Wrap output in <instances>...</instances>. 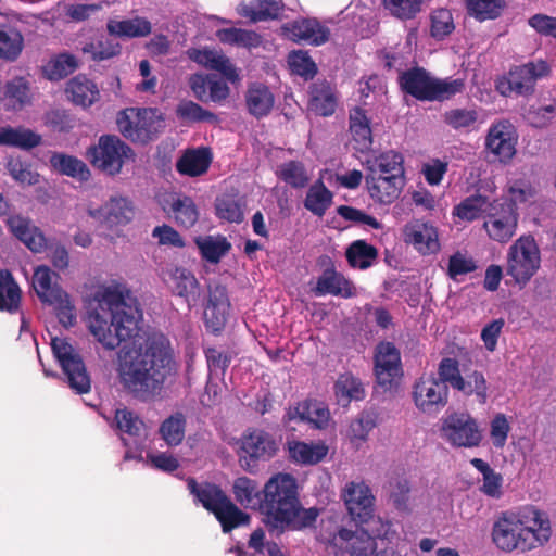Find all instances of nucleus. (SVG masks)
Returning a JSON list of instances; mask_svg holds the SVG:
<instances>
[{"mask_svg":"<svg viewBox=\"0 0 556 556\" xmlns=\"http://www.w3.org/2000/svg\"><path fill=\"white\" fill-rule=\"evenodd\" d=\"M175 371L169 340L160 332L149 333L117 352L116 374L124 392L132 399L150 403L162 396L168 378Z\"/></svg>","mask_w":556,"mask_h":556,"instance_id":"nucleus-1","label":"nucleus"},{"mask_svg":"<svg viewBox=\"0 0 556 556\" xmlns=\"http://www.w3.org/2000/svg\"><path fill=\"white\" fill-rule=\"evenodd\" d=\"M96 301L97 307L88 315V328L106 350H115L138 336L142 312L128 291L124 294L108 287L97 292Z\"/></svg>","mask_w":556,"mask_h":556,"instance_id":"nucleus-2","label":"nucleus"},{"mask_svg":"<svg viewBox=\"0 0 556 556\" xmlns=\"http://www.w3.org/2000/svg\"><path fill=\"white\" fill-rule=\"evenodd\" d=\"M551 534L547 515L536 508L529 509L522 517L503 514L492 529L494 544L504 552H529L543 546Z\"/></svg>","mask_w":556,"mask_h":556,"instance_id":"nucleus-3","label":"nucleus"},{"mask_svg":"<svg viewBox=\"0 0 556 556\" xmlns=\"http://www.w3.org/2000/svg\"><path fill=\"white\" fill-rule=\"evenodd\" d=\"M258 510L268 527L281 530L290 527L301 510L296 479L290 473L274 475L262 490Z\"/></svg>","mask_w":556,"mask_h":556,"instance_id":"nucleus-4","label":"nucleus"},{"mask_svg":"<svg viewBox=\"0 0 556 556\" xmlns=\"http://www.w3.org/2000/svg\"><path fill=\"white\" fill-rule=\"evenodd\" d=\"M187 488L194 502L214 515L224 533L250 523V515L241 510L219 485L211 482L199 483L194 478H188Z\"/></svg>","mask_w":556,"mask_h":556,"instance_id":"nucleus-5","label":"nucleus"},{"mask_svg":"<svg viewBox=\"0 0 556 556\" xmlns=\"http://www.w3.org/2000/svg\"><path fill=\"white\" fill-rule=\"evenodd\" d=\"M59 275L48 266L40 265L35 268L31 286L42 304L53 306L59 321L66 328L76 323L75 307L70 295L56 282Z\"/></svg>","mask_w":556,"mask_h":556,"instance_id":"nucleus-6","label":"nucleus"},{"mask_svg":"<svg viewBox=\"0 0 556 556\" xmlns=\"http://www.w3.org/2000/svg\"><path fill=\"white\" fill-rule=\"evenodd\" d=\"M540 249L531 235L521 236L509 248L506 255L505 273L523 288L540 268Z\"/></svg>","mask_w":556,"mask_h":556,"instance_id":"nucleus-7","label":"nucleus"},{"mask_svg":"<svg viewBox=\"0 0 556 556\" xmlns=\"http://www.w3.org/2000/svg\"><path fill=\"white\" fill-rule=\"evenodd\" d=\"M86 156L93 167L115 176L122 172L127 161L135 159V152L118 136L102 135L97 144L87 149Z\"/></svg>","mask_w":556,"mask_h":556,"instance_id":"nucleus-8","label":"nucleus"},{"mask_svg":"<svg viewBox=\"0 0 556 556\" xmlns=\"http://www.w3.org/2000/svg\"><path fill=\"white\" fill-rule=\"evenodd\" d=\"M438 376L453 390L465 396L475 395L480 404L488 400V383L483 372L459 368L454 357H443L438 366Z\"/></svg>","mask_w":556,"mask_h":556,"instance_id":"nucleus-9","label":"nucleus"},{"mask_svg":"<svg viewBox=\"0 0 556 556\" xmlns=\"http://www.w3.org/2000/svg\"><path fill=\"white\" fill-rule=\"evenodd\" d=\"M549 72V65L543 60L514 66L496 80L495 89L503 97H529L534 93L536 81Z\"/></svg>","mask_w":556,"mask_h":556,"instance_id":"nucleus-10","label":"nucleus"},{"mask_svg":"<svg viewBox=\"0 0 556 556\" xmlns=\"http://www.w3.org/2000/svg\"><path fill=\"white\" fill-rule=\"evenodd\" d=\"M51 350L67 379L70 388L77 394L90 392L91 379L76 349L66 339L54 337L51 340Z\"/></svg>","mask_w":556,"mask_h":556,"instance_id":"nucleus-11","label":"nucleus"},{"mask_svg":"<svg viewBox=\"0 0 556 556\" xmlns=\"http://www.w3.org/2000/svg\"><path fill=\"white\" fill-rule=\"evenodd\" d=\"M277 452L276 439L264 429L248 428L240 438L239 463L249 472H255L260 462H268Z\"/></svg>","mask_w":556,"mask_h":556,"instance_id":"nucleus-12","label":"nucleus"},{"mask_svg":"<svg viewBox=\"0 0 556 556\" xmlns=\"http://www.w3.org/2000/svg\"><path fill=\"white\" fill-rule=\"evenodd\" d=\"M442 438L453 447H478L483 434L478 420L467 412L447 414L441 424Z\"/></svg>","mask_w":556,"mask_h":556,"instance_id":"nucleus-13","label":"nucleus"},{"mask_svg":"<svg viewBox=\"0 0 556 556\" xmlns=\"http://www.w3.org/2000/svg\"><path fill=\"white\" fill-rule=\"evenodd\" d=\"M119 132L132 142L148 143L159 134L161 121H156L151 109H128L117 116Z\"/></svg>","mask_w":556,"mask_h":556,"instance_id":"nucleus-14","label":"nucleus"},{"mask_svg":"<svg viewBox=\"0 0 556 556\" xmlns=\"http://www.w3.org/2000/svg\"><path fill=\"white\" fill-rule=\"evenodd\" d=\"M519 214L513 202L494 200L484 215L483 228L490 239L505 243L516 233Z\"/></svg>","mask_w":556,"mask_h":556,"instance_id":"nucleus-15","label":"nucleus"},{"mask_svg":"<svg viewBox=\"0 0 556 556\" xmlns=\"http://www.w3.org/2000/svg\"><path fill=\"white\" fill-rule=\"evenodd\" d=\"M413 399L416 407L425 414L439 413L448 402V383L440 377H420L414 384Z\"/></svg>","mask_w":556,"mask_h":556,"instance_id":"nucleus-16","label":"nucleus"},{"mask_svg":"<svg viewBox=\"0 0 556 556\" xmlns=\"http://www.w3.org/2000/svg\"><path fill=\"white\" fill-rule=\"evenodd\" d=\"M374 374L377 383L391 390L402 375L401 353L393 342L381 341L375 348Z\"/></svg>","mask_w":556,"mask_h":556,"instance_id":"nucleus-17","label":"nucleus"},{"mask_svg":"<svg viewBox=\"0 0 556 556\" xmlns=\"http://www.w3.org/2000/svg\"><path fill=\"white\" fill-rule=\"evenodd\" d=\"M329 546L334 549V556H374L377 549L375 536L363 528L355 531L340 528L329 540Z\"/></svg>","mask_w":556,"mask_h":556,"instance_id":"nucleus-18","label":"nucleus"},{"mask_svg":"<svg viewBox=\"0 0 556 556\" xmlns=\"http://www.w3.org/2000/svg\"><path fill=\"white\" fill-rule=\"evenodd\" d=\"M342 497L351 519L356 525H364L372 519L375 496L367 484L349 482Z\"/></svg>","mask_w":556,"mask_h":556,"instance_id":"nucleus-19","label":"nucleus"},{"mask_svg":"<svg viewBox=\"0 0 556 556\" xmlns=\"http://www.w3.org/2000/svg\"><path fill=\"white\" fill-rule=\"evenodd\" d=\"M517 136L508 121L492 124L485 137V149L501 163H508L516 154Z\"/></svg>","mask_w":556,"mask_h":556,"instance_id":"nucleus-20","label":"nucleus"},{"mask_svg":"<svg viewBox=\"0 0 556 556\" xmlns=\"http://www.w3.org/2000/svg\"><path fill=\"white\" fill-rule=\"evenodd\" d=\"M282 35L293 42H305L321 46L329 40L330 30L317 18H300L281 26Z\"/></svg>","mask_w":556,"mask_h":556,"instance_id":"nucleus-21","label":"nucleus"},{"mask_svg":"<svg viewBox=\"0 0 556 556\" xmlns=\"http://www.w3.org/2000/svg\"><path fill=\"white\" fill-rule=\"evenodd\" d=\"M365 182L369 197L376 203L387 205L393 203L400 197L404 187V177L384 176L369 167V172H366L365 175Z\"/></svg>","mask_w":556,"mask_h":556,"instance_id":"nucleus-22","label":"nucleus"},{"mask_svg":"<svg viewBox=\"0 0 556 556\" xmlns=\"http://www.w3.org/2000/svg\"><path fill=\"white\" fill-rule=\"evenodd\" d=\"M187 55L199 65L219 72L225 79L232 84L240 81L238 68L222 50L190 48L187 50Z\"/></svg>","mask_w":556,"mask_h":556,"instance_id":"nucleus-23","label":"nucleus"},{"mask_svg":"<svg viewBox=\"0 0 556 556\" xmlns=\"http://www.w3.org/2000/svg\"><path fill=\"white\" fill-rule=\"evenodd\" d=\"M404 240L413 244L422 254L437 253L440 250L438 230L429 223L414 220L403 229Z\"/></svg>","mask_w":556,"mask_h":556,"instance_id":"nucleus-24","label":"nucleus"},{"mask_svg":"<svg viewBox=\"0 0 556 556\" xmlns=\"http://www.w3.org/2000/svg\"><path fill=\"white\" fill-rule=\"evenodd\" d=\"M314 293L318 296L331 294L350 299L356 295V288L342 273L337 271L334 267L331 266L326 268L317 279Z\"/></svg>","mask_w":556,"mask_h":556,"instance_id":"nucleus-25","label":"nucleus"},{"mask_svg":"<svg viewBox=\"0 0 556 556\" xmlns=\"http://www.w3.org/2000/svg\"><path fill=\"white\" fill-rule=\"evenodd\" d=\"M349 129L353 149L359 153H368L371 150L374 139L370 119L364 109L355 106L350 111Z\"/></svg>","mask_w":556,"mask_h":556,"instance_id":"nucleus-26","label":"nucleus"},{"mask_svg":"<svg viewBox=\"0 0 556 556\" xmlns=\"http://www.w3.org/2000/svg\"><path fill=\"white\" fill-rule=\"evenodd\" d=\"M434 78L422 67L403 72L399 83L404 92L420 101H430Z\"/></svg>","mask_w":556,"mask_h":556,"instance_id":"nucleus-27","label":"nucleus"},{"mask_svg":"<svg viewBox=\"0 0 556 556\" xmlns=\"http://www.w3.org/2000/svg\"><path fill=\"white\" fill-rule=\"evenodd\" d=\"M244 101L248 112L253 117L261 119L271 113L275 105V96L267 85L255 81L249 84L244 93Z\"/></svg>","mask_w":556,"mask_h":556,"instance_id":"nucleus-28","label":"nucleus"},{"mask_svg":"<svg viewBox=\"0 0 556 556\" xmlns=\"http://www.w3.org/2000/svg\"><path fill=\"white\" fill-rule=\"evenodd\" d=\"M106 31L121 39L143 38L152 33V24L147 17L139 15L125 20L110 18L106 22Z\"/></svg>","mask_w":556,"mask_h":556,"instance_id":"nucleus-29","label":"nucleus"},{"mask_svg":"<svg viewBox=\"0 0 556 556\" xmlns=\"http://www.w3.org/2000/svg\"><path fill=\"white\" fill-rule=\"evenodd\" d=\"M66 94L76 105L89 108L100 100L97 84L84 74H78L66 84Z\"/></svg>","mask_w":556,"mask_h":556,"instance_id":"nucleus-30","label":"nucleus"},{"mask_svg":"<svg viewBox=\"0 0 556 556\" xmlns=\"http://www.w3.org/2000/svg\"><path fill=\"white\" fill-rule=\"evenodd\" d=\"M173 292L185 300L189 308L198 304L202 290L195 276L187 268L176 267L172 274Z\"/></svg>","mask_w":556,"mask_h":556,"instance_id":"nucleus-31","label":"nucleus"},{"mask_svg":"<svg viewBox=\"0 0 556 556\" xmlns=\"http://www.w3.org/2000/svg\"><path fill=\"white\" fill-rule=\"evenodd\" d=\"M308 108L319 116H330L337 109V97L332 86L326 80H317L309 86Z\"/></svg>","mask_w":556,"mask_h":556,"instance_id":"nucleus-32","label":"nucleus"},{"mask_svg":"<svg viewBox=\"0 0 556 556\" xmlns=\"http://www.w3.org/2000/svg\"><path fill=\"white\" fill-rule=\"evenodd\" d=\"M212 163V153L208 148L187 150L177 161L176 169L179 174L198 177L205 174Z\"/></svg>","mask_w":556,"mask_h":556,"instance_id":"nucleus-33","label":"nucleus"},{"mask_svg":"<svg viewBox=\"0 0 556 556\" xmlns=\"http://www.w3.org/2000/svg\"><path fill=\"white\" fill-rule=\"evenodd\" d=\"M289 459L299 465L312 466L320 463L328 454V446L323 443L303 441L288 442Z\"/></svg>","mask_w":556,"mask_h":556,"instance_id":"nucleus-34","label":"nucleus"},{"mask_svg":"<svg viewBox=\"0 0 556 556\" xmlns=\"http://www.w3.org/2000/svg\"><path fill=\"white\" fill-rule=\"evenodd\" d=\"M167 203L168 213L179 227L189 229L195 225L199 219V210L191 197L175 193Z\"/></svg>","mask_w":556,"mask_h":556,"instance_id":"nucleus-35","label":"nucleus"},{"mask_svg":"<svg viewBox=\"0 0 556 556\" xmlns=\"http://www.w3.org/2000/svg\"><path fill=\"white\" fill-rule=\"evenodd\" d=\"M42 142L41 135L24 126L0 127V146L14 147L29 151Z\"/></svg>","mask_w":556,"mask_h":556,"instance_id":"nucleus-36","label":"nucleus"},{"mask_svg":"<svg viewBox=\"0 0 556 556\" xmlns=\"http://www.w3.org/2000/svg\"><path fill=\"white\" fill-rule=\"evenodd\" d=\"M103 222L109 227L127 225L135 216V207L130 200L124 197H112L100 210Z\"/></svg>","mask_w":556,"mask_h":556,"instance_id":"nucleus-37","label":"nucleus"},{"mask_svg":"<svg viewBox=\"0 0 556 556\" xmlns=\"http://www.w3.org/2000/svg\"><path fill=\"white\" fill-rule=\"evenodd\" d=\"M24 36L20 28L12 23H0V59L14 62L24 49Z\"/></svg>","mask_w":556,"mask_h":556,"instance_id":"nucleus-38","label":"nucleus"},{"mask_svg":"<svg viewBox=\"0 0 556 556\" xmlns=\"http://www.w3.org/2000/svg\"><path fill=\"white\" fill-rule=\"evenodd\" d=\"M283 11V3L277 0H253L250 4H243L238 13L253 23L277 20Z\"/></svg>","mask_w":556,"mask_h":556,"instance_id":"nucleus-39","label":"nucleus"},{"mask_svg":"<svg viewBox=\"0 0 556 556\" xmlns=\"http://www.w3.org/2000/svg\"><path fill=\"white\" fill-rule=\"evenodd\" d=\"M4 105L13 111H21L31 102L30 86L26 78L14 77L7 81L3 91Z\"/></svg>","mask_w":556,"mask_h":556,"instance_id":"nucleus-40","label":"nucleus"},{"mask_svg":"<svg viewBox=\"0 0 556 556\" xmlns=\"http://www.w3.org/2000/svg\"><path fill=\"white\" fill-rule=\"evenodd\" d=\"M11 232L33 252H40L45 247V238L37 232V228H31L28 219L15 215L8 218L7 222Z\"/></svg>","mask_w":556,"mask_h":556,"instance_id":"nucleus-41","label":"nucleus"},{"mask_svg":"<svg viewBox=\"0 0 556 556\" xmlns=\"http://www.w3.org/2000/svg\"><path fill=\"white\" fill-rule=\"evenodd\" d=\"M79 67L78 59L68 52H62L53 55L42 67L43 76L50 81H59Z\"/></svg>","mask_w":556,"mask_h":556,"instance_id":"nucleus-42","label":"nucleus"},{"mask_svg":"<svg viewBox=\"0 0 556 556\" xmlns=\"http://www.w3.org/2000/svg\"><path fill=\"white\" fill-rule=\"evenodd\" d=\"M378 255V249L362 239L353 241L345 251L349 265L358 269L371 267L377 261Z\"/></svg>","mask_w":556,"mask_h":556,"instance_id":"nucleus-43","label":"nucleus"},{"mask_svg":"<svg viewBox=\"0 0 556 556\" xmlns=\"http://www.w3.org/2000/svg\"><path fill=\"white\" fill-rule=\"evenodd\" d=\"M336 396L343 406H348L352 401H362L365 397V389L359 378L351 372L339 376L334 383Z\"/></svg>","mask_w":556,"mask_h":556,"instance_id":"nucleus-44","label":"nucleus"},{"mask_svg":"<svg viewBox=\"0 0 556 556\" xmlns=\"http://www.w3.org/2000/svg\"><path fill=\"white\" fill-rule=\"evenodd\" d=\"M333 193L325 186L323 180H317L307 190L304 207L318 217H323L331 206Z\"/></svg>","mask_w":556,"mask_h":556,"instance_id":"nucleus-45","label":"nucleus"},{"mask_svg":"<svg viewBox=\"0 0 556 556\" xmlns=\"http://www.w3.org/2000/svg\"><path fill=\"white\" fill-rule=\"evenodd\" d=\"M491 202L488 197L480 193H475L462 200L453 208V215L460 220L473 222L485 215Z\"/></svg>","mask_w":556,"mask_h":556,"instance_id":"nucleus-46","label":"nucleus"},{"mask_svg":"<svg viewBox=\"0 0 556 556\" xmlns=\"http://www.w3.org/2000/svg\"><path fill=\"white\" fill-rule=\"evenodd\" d=\"M404 159L400 152L389 150L380 153L374 160L366 161V172L369 167L375 168L378 174L384 176L394 175L395 177H404Z\"/></svg>","mask_w":556,"mask_h":556,"instance_id":"nucleus-47","label":"nucleus"},{"mask_svg":"<svg viewBox=\"0 0 556 556\" xmlns=\"http://www.w3.org/2000/svg\"><path fill=\"white\" fill-rule=\"evenodd\" d=\"M244 201L236 195L223 194L215 200V214L217 218L228 223H242L244 219Z\"/></svg>","mask_w":556,"mask_h":556,"instance_id":"nucleus-48","label":"nucleus"},{"mask_svg":"<svg viewBox=\"0 0 556 556\" xmlns=\"http://www.w3.org/2000/svg\"><path fill=\"white\" fill-rule=\"evenodd\" d=\"M20 303L21 289L18 285L9 270H0V311L15 313Z\"/></svg>","mask_w":556,"mask_h":556,"instance_id":"nucleus-49","label":"nucleus"},{"mask_svg":"<svg viewBox=\"0 0 556 556\" xmlns=\"http://www.w3.org/2000/svg\"><path fill=\"white\" fill-rule=\"evenodd\" d=\"M195 244L200 250L202 258L212 264H217L231 249L230 242L223 236L197 237Z\"/></svg>","mask_w":556,"mask_h":556,"instance_id":"nucleus-50","label":"nucleus"},{"mask_svg":"<svg viewBox=\"0 0 556 556\" xmlns=\"http://www.w3.org/2000/svg\"><path fill=\"white\" fill-rule=\"evenodd\" d=\"M51 165L61 174L78 178L79 180H88L90 170L88 166L79 159L63 153H54L50 159Z\"/></svg>","mask_w":556,"mask_h":556,"instance_id":"nucleus-51","label":"nucleus"},{"mask_svg":"<svg viewBox=\"0 0 556 556\" xmlns=\"http://www.w3.org/2000/svg\"><path fill=\"white\" fill-rule=\"evenodd\" d=\"M81 52L89 54L92 61L101 62L119 55L122 46L115 37H100L97 41L85 43L81 47Z\"/></svg>","mask_w":556,"mask_h":556,"instance_id":"nucleus-52","label":"nucleus"},{"mask_svg":"<svg viewBox=\"0 0 556 556\" xmlns=\"http://www.w3.org/2000/svg\"><path fill=\"white\" fill-rule=\"evenodd\" d=\"M232 492L236 501L244 507H257L262 500V491L257 482L248 477H239L233 481Z\"/></svg>","mask_w":556,"mask_h":556,"instance_id":"nucleus-53","label":"nucleus"},{"mask_svg":"<svg viewBox=\"0 0 556 556\" xmlns=\"http://www.w3.org/2000/svg\"><path fill=\"white\" fill-rule=\"evenodd\" d=\"M505 7V0H466L468 14L479 22L500 17Z\"/></svg>","mask_w":556,"mask_h":556,"instance_id":"nucleus-54","label":"nucleus"},{"mask_svg":"<svg viewBox=\"0 0 556 556\" xmlns=\"http://www.w3.org/2000/svg\"><path fill=\"white\" fill-rule=\"evenodd\" d=\"M186 431V417L182 413H175L166 418L159 428V433L161 438L166 442L169 446L179 445L184 438Z\"/></svg>","mask_w":556,"mask_h":556,"instance_id":"nucleus-55","label":"nucleus"},{"mask_svg":"<svg viewBox=\"0 0 556 556\" xmlns=\"http://www.w3.org/2000/svg\"><path fill=\"white\" fill-rule=\"evenodd\" d=\"M276 174L280 180L295 189L304 188L309 181L306 168L300 161L282 163L278 166Z\"/></svg>","mask_w":556,"mask_h":556,"instance_id":"nucleus-56","label":"nucleus"},{"mask_svg":"<svg viewBox=\"0 0 556 556\" xmlns=\"http://www.w3.org/2000/svg\"><path fill=\"white\" fill-rule=\"evenodd\" d=\"M388 495L397 510L406 511L410 495L409 481L404 477H393L388 482Z\"/></svg>","mask_w":556,"mask_h":556,"instance_id":"nucleus-57","label":"nucleus"},{"mask_svg":"<svg viewBox=\"0 0 556 556\" xmlns=\"http://www.w3.org/2000/svg\"><path fill=\"white\" fill-rule=\"evenodd\" d=\"M176 115L179 119L189 123L217 121V116L213 112L203 109L200 104L191 100L181 101L177 105Z\"/></svg>","mask_w":556,"mask_h":556,"instance_id":"nucleus-58","label":"nucleus"},{"mask_svg":"<svg viewBox=\"0 0 556 556\" xmlns=\"http://www.w3.org/2000/svg\"><path fill=\"white\" fill-rule=\"evenodd\" d=\"M43 124L54 132H70L76 126V119L65 109H52L45 113Z\"/></svg>","mask_w":556,"mask_h":556,"instance_id":"nucleus-59","label":"nucleus"},{"mask_svg":"<svg viewBox=\"0 0 556 556\" xmlns=\"http://www.w3.org/2000/svg\"><path fill=\"white\" fill-rule=\"evenodd\" d=\"M465 89V79L463 78H434L430 101H445L454 96L462 93Z\"/></svg>","mask_w":556,"mask_h":556,"instance_id":"nucleus-60","label":"nucleus"},{"mask_svg":"<svg viewBox=\"0 0 556 556\" xmlns=\"http://www.w3.org/2000/svg\"><path fill=\"white\" fill-rule=\"evenodd\" d=\"M7 169L11 177L21 185L34 186L39 182V174L31 170V165L21 157H10Z\"/></svg>","mask_w":556,"mask_h":556,"instance_id":"nucleus-61","label":"nucleus"},{"mask_svg":"<svg viewBox=\"0 0 556 556\" xmlns=\"http://www.w3.org/2000/svg\"><path fill=\"white\" fill-rule=\"evenodd\" d=\"M421 0H383L384 8L396 18H414L421 10Z\"/></svg>","mask_w":556,"mask_h":556,"instance_id":"nucleus-62","label":"nucleus"},{"mask_svg":"<svg viewBox=\"0 0 556 556\" xmlns=\"http://www.w3.org/2000/svg\"><path fill=\"white\" fill-rule=\"evenodd\" d=\"M453 16L450 10L439 9L431 14V36L438 40L444 39L454 30Z\"/></svg>","mask_w":556,"mask_h":556,"instance_id":"nucleus-63","label":"nucleus"},{"mask_svg":"<svg viewBox=\"0 0 556 556\" xmlns=\"http://www.w3.org/2000/svg\"><path fill=\"white\" fill-rule=\"evenodd\" d=\"M288 62L292 72L305 79H312L317 73V66L307 52L293 51Z\"/></svg>","mask_w":556,"mask_h":556,"instance_id":"nucleus-64","label":"nucleus"}]
</instances>
